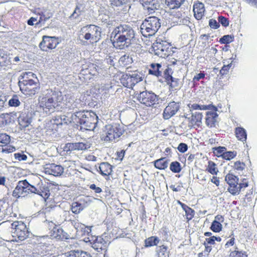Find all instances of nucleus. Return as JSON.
<instances>
[{
  "label": "nucleus",
  "instance_id": "774afa93",
  "mask_svg": "<svg viewBox=\"0 0 257 257\" xmlns=\"http://www.w3.org/2000/svg\"><path fill=\"white\" fill-rule=\"evenodd\" d=\"M177 149L179 152L181 153H184L187 151L188 149V146L186 144L182 143L179 145Z\"/></svg>",
  "mask_w": 257,
  "mask_h": 257
},
{
  "label": "nucleus",
  "instance_id": "393cba45",
  "mask_svg": "<svg viewBox=\"0 0 257 257\" xmlns=\"http://www.w3.org/2000/svg\"><path fill=\"white\" fill-rule=\"evenodd\" d=\"M190 110H207L210 109L212 110L217 111V108L216 106L213 105H199L194 103L191 104V106H189Z\"/></svg>",
  "mask_w": 257,
  "mask_h": 257
},
{
  "label": "nucleus",
  "instance_id": "a211bd4d",
  "mask_svg": "<svg viewBox=\"0 0 257 257\" xmlns=\"http://www.w3.org/2000/svg\"><path fill=\"white\" fill-rule=\"evenodd\" d=\"M194 17L197 20H201L204 14V5L201 2L195 3L193 5Z\"/></svg>",
  "mask_w": 257,
  "mask_h": 257
},
{
  "label": "nucleus",
  "instance_id": "69168bd1",
  "mask_svg": "<svg viewBox=\"0 0 257 257\" xmlns=\"http://www.w3.org/2000/svg\"><path fill=\"white\" fill-rule=\"evenodd\" d=\"M125 151L121 150L120 152H116V157L115 158L116 161H121L123 158Z\"/></svg>",
  "mask_w": 257,
  "mask_h": 257
},
{
  "label": "nucleus",
  "instance_id": "6e6d98bb",
  "mask_svg": "<svg viewBox=\"0 0 257 257\" xmlns=\"http://www.w3.org/2000/svg\"><path fill=\"white\" fill-rule=\"evenodd\" d=\"M7 101V98L5 95H0V112L4 111L6 108V102Z\"/></svg>",
  "mask_w": 257,
  "mask_h": 257
},
{
  "label": "nucleus",
  "instance_id": "2f4dec72",
  "mask_svg": "<svg viewBox=\"0 0 257 257\" xmlns=\"http://www.w3.org/2000/svg\"><path fill=\"white\" fill-rule=\"evenodd\" d=\"M235 135L236 138L242 142L246 140V133L245 130L242 127H237L235 130Z\"/></svg>",
  "mask_w": 257,
  "mask_h": 257
},
{
  "label": "nucleus",
  "instance_id": "dca6fc26",
  "mask_svg": "<svg viewBox=\"0 0 257 257\" xmlns=\"http://www.w3.org/2000/svg\"><path fill=\"white\" fill-rule=\"evenodd\" d=\"M112 139V125H105L101 136V140L105 143H110Z\"/></svg>",
  "mask_w": 257,
  "mask_h": 257
},
{
  "label": "nucleus",
  "instance_id": "49530a36",
  "mask_svg": "<svg viewBox=\"0 0 257 257\" xmlns=\"http://www.w3.org/2000/svg\"><path fill=\"white\" fill-rule=\"evenodd\" d=\"M10 61L7 55L4 53L0 54V66H5L9 65Z\"/></svg>",
  "mask_w": 257,
  "mask_h": 257
},
{
  "label": "nucleus",
  "instance_id": "72a5a7b5",
  "mask_svg": "<svg viewBox=\"0 0 257 257\" xmlns=\"http://www.w3.org/2000/svg\"><path fill=\"white\" fill-rule=\"evenodd\" d=\"M229 257H247V254L245 251H240L237 247L235 246L233 250L230 251Z\"/></svg>",
  "mask_w": 257,
  "mask_h": 257
},
{
  "label": "nucleus",
  "instance_id": "e433bc0d",
  "mask_svg": "<svg viewBox=\"0 0 257 257\" xmlns=\"http://www.w3.org/2000/svg\"><path fill=\"white\" fill-rule=\"evenodd\" d=\"M83 209V205L78 202H74L71 205V210L75 214L79 213Z\"/></svg>",
  "mask_w": 257,
  "mask_h": 257
},
{
  "label": "nucleus",
  "instance_id": "3c124183",
  "mask_svg": "<svg viewBox=\"0 0 257 257\" xmlns=\"http://www.w3.org/2000/svg\"><path fill=\"white\" fill-rule=\"evenodd\" d=\"M35 74L32 72H25L22 73L19 77V80H27L28 79H31V77H33Z\"/></svg>",
  "mask_w": 257,
  "mask_h": 257
},
{
  "label": "nucleus",
  "instance_id": "0e129e2a",
  "mask_svg": "<svg viewBox=\"0 0 257 257\" xmlns=\"http://www.w3.org/2000/svg\"><path fill=\"white\" fill-rule=\"evenodd\" d=\"M209 25L211 28L214 29L218 28L220 26L219 23H218L216 20L213 19L209 20Z\"/></svg>",
  "mask_w": 257,
  "mask_h": 257
},
{
  "label": "nucleus",
  "instance_id": "c03bdc74",
  "mask_svg": "<svg viewBox=\"0 0 257 257\" xmlns=\"http://www.w3.org/2000/svg\"><path fill=\"white\" fill-rule=\"evenodd\" d=\"M82 7V5L80 4H77L76 5V8L73 12V13L71 14L70 18H73L74 19L77 18L79 16L81 15L82 11L81 10V8Z\"/></svg>",
  "mask_w": 257,
  "mask_h": 257
},
{
  "label": "nucleus",
  "instance_id": "7c9ffc66",
  "mask_svg": "<svg viewBox=\"0 0 257 257\" xmlns=\"http://www.w3.org/2000/svg\"><path fill=\"white\" fill-rule=\"evenodd\" d=\"M156 251L158 257H169V252L168 247L164 245L157 247Z\"/></svg>",
  "mask_w": 257,
  "mask_h": 257
},
{
  "label": "nucleus",
  "instance_id": "a18cd8bd",
  "mask_svg": "<svg viewBox=\"0 0 257 257\" xmlns=\"http://www.w3.org/2000/svg\"><path fill=\"white\" fill-rule=\"evenodd\" d=\"M99 238L102 239L101 240L102 242L103 245V248L105 249L106 247L110 244L111 243V238L110 237H108L106 233H104L102 234L101 237H99Z\"/></svg>",
  "mask_w": 257,
  "mask_h": 257
},
{
  "label": "nucleus",
  "instance_id": "5701e85b",
  "mask_svg": "<svg viewBox=\"0 0 257 257\" xmlns=\"http://www.w3.org/2000/svg\"><path fill=\"white\" fill-rule=\"evenodd\" d=\"M89 29H90V33L92 37V40L93 41L96 42L99 39L100 37L101 32L100 31V28L94 25H89Z\"/></svg>",
  "mask_w": 257,
  "mask_h": 257
},
{
  "label": "nucleus",
  "instance_id": "de8ad7c7",
  "mask_svg": "<svg viewBox=\"0 0 257 257\" xmlns=\"http://www.w3.org/2000/svg\"><path fill=\"white\" fill-rule=\"evenodd\" d=\"M185 212V216L187 221L191 220L194 216L195 211L189 206L184 210Z\"/></svg>",
  "mask_w": 257,
  "mask_h": 257
},
{
  "label": "nucleus",
  "instance_id": "c9c22d12",
  "mask_svg": "<svg viewBox=\"0 0 257 257\" xmlns=\"http://www.w3.org/2000/svg\"><path fill=\"white\" fill-rule=\"evenodd\" d=\"M206 171L212 175H217L218 170L216 167V165L214 162L209 161L208 163V166Z\"/></svg>",
  "mask_w": 257,
  "mask_h": 257
},
{
  "label": "nucleus",
  "instance_id": "423d86ee",
  "mask_svg": "<svg viewBox=\"0 0 257 257\" xmlns=\"http://www.w3.org/2000/svg\"><path fill=\"white\" fill-rule=\"evenodd\" d=\"M18 85L21 91L24 94L32 96L39 91L40 87L39 81H34L33 79L27 80H19Z\"/></svg>",
  "mask_w": 257,
  "mask_h": 257
},
{
  "label": "nucleus",
  "instance_id": "c756f323",
  "mask_svg": "<svg viewBox=\"0 0 257 257\" xmlns=\"http://www.w3.org/2000/svg\"><path fill=\"white\" fill-rule=\"evenodd\" d=\"M124 132V129L122 126L118 123H115L113 125V139L118 138Z\"/></svg>",
  "mask_w": 257,
  "mask_h": 257
},
{
  "label": "nucleus",
  "instance_id": "1a4fd4ad",
  "mask_svg": "<svg viewBox=\"0 0 257 257\" xmlns=\"http://www.w3.org/2000/svg\"><path fill=\"white\" fill-rule=\"evenodd\" d=\"M138 99L141 103L147 106H153L158 103L159 97L152 92L143 91L139 94Z\"/></svg>",
  "mask_w": 257,
  "mask_h": 257
},
{
  "label": "nucleus",
  "instance_id": "37998d69",
  "mask_svg": "<svg viewBox=\"0 0 257 257\" xmlns=\"http://www.w3.org/2000/svg\"><path fill=\"white\" fill-rule=\"evenodd\" d=\"M210 228L214 232H219L221 230L222 224L215 220L212 222Z\"/></svg>",
  "mask_w": 257,
  "mask_h": 257
},
{
  "label": "nucleus",
  "instance_id": "20e7f679",
  "mask_svg": "<svg viewBox=\"0 0 257 257\" xmlns=\"http://www.w3.org/2000/svg\"><path fill=\"white\" fill-rule=\"evenodd\" d=\"M63 99L61 92L47 90L44 96L40 99V106L46 109V112L54 111L55 108L60 106V103Z\"/></svg>",
  "mask_w": 257,
  "mask_h": 257
},
{
  "label": "nucleus",
  "instance_id": "473e14b6",
  "mask_svg": "<svg viewBox=\"0 0 257 257\" xmlns=\"http://www.w3.org/2000/svg\"><path fill=\"white\" fill-rule=\"evenodd\" d=\"M133 62L132 57H130L128 55L124 54L119 59L118 62L120 65L122 66H127Z\"/></svg>",
  "mask_w": 257,
  "mask_h": 257
},
{
  "label": "nucleus",
  "instance_id": "aec40b11",
  "mask_svg": "<svg viewBox=\"0 0 257 257\" xmlns=\"http://www.w3.org/2000/svg\"><path fill=\"white\" fill-rule=\"evenodd\" d=\"M66 257H92L88 252L81 250L72 249L65 253Z\"/></svg>",
  "mask_w": 257,
  "mask_h": 257
},
{
  "label": "nucleus",
  "instance_id": "4be33fe9",
  "mask_svg": "<svg viewBox=\"0 0 257 257\" xmlns=\"http://www.w3.org/2000/svg\"><path fill=\"white\" fill-rule=\"evenodd\" d=\"M100 173L102 175L108 176L111 175L112 166L107 162L101 163L99 167Z\"/></svg>",
  "mask_w": 257,
  "mask_h": 257
},
{
  "label": "nucleus",
  "instance_id": "c85d7f7f",
  "mask_svg": "<svg viewBox=\"0 0 257 257\" xmlns=\"http://www.w3.org/2000/svg\"><path fill=\"white\" fill-rule=\"evenodd\" d=\"M168 160H165V158H162L155 161V167L160 170L165 169L168 166Z\"/></svg>",
  "mask_w": 257,
  "mask_h": 257
},
{
  "label": "nucleus",
  "instance_id": "ea45409f",
  "mask_svg": "<svg viewBox=\"0 0 257 257\" xmlns=\"http://www.w3.org/2000/svg\"><path fill=\"white\" fill-rule=\"evenodd\" d=\"M225 181L229 186L234 185L238 182V178L232 174H227L225 178Z\"/></svg>",
  "mask_w": 257,
  "mask_h": 257
},
{
  "label": "nucleus",
  "instance_id": "2eb2a0df",
  "mask_svg": "<svg viewBox=\"0 0 257 257\" xmlns=\"http://www.w3.org/2000/svg\"><path fill=\"white\" fill-rule=\"evenodd\" d=\"M114 73L113 81H115V83L118 84V85H119V83H121L123 86L125 87V83L127 81L128 75L121 72H118L115 69H113V74Z\"/></svg>",
  "mask_w": 257,
  "mask_h": 257
},
{
  "label": "nucleus",
  "instance_id": "79ce46f5",
  "mask_svg": "<svg viewBox=\"0 0 257 257\" xmlns=\"http://www.w3.org/2000/svg\"><path fill=\"white\" fill-rule=\"evenodd\" d=\"M228 190L232 195H236L238 194L241 191L240 186H239L238 182H237V183L234 184V185L229 186V188H228Z\"/></svg>",
  "mask_w": 257,
  "mask_h": 257
},
{
  "label": "nucleus",
  "instance_id": "13d9d810",
  "mask_svg": "<svg viewBox=\"0 0 257 257\" xmlns=\"http://www.w3.org/2000/svg\"><path fill=\"white\" fill-rule=\"evenodd\" d=\"M15 158L20 161H26L27 159V156L22 153H18L14 154Z\"/></svg>",
  "mask_w": 257,
  "mask_h": 257
},
{
  "label": "nucleus",
  "instance_id": "bf43d9fd",
  "mask_svg": "<svg viewBox=\"0 0 257 257\" xmlns=\"http://www.w3.org/2000/svg\"><path fill=\"white\" fill-rule=\"evenodd\" d=\"M0 118H6L3 121V124L4 125H8L11 122V118L8 113H2L0 114Z\"/></svg>",
  "mask_w": 257,
  "mask_h": 257
},
{
  "label": "nucleus",
  "instance_id": "e2e57ef3",
  "mask_svg": "<svg viewBox=\"0 0 257 257\" xmlns=\"http://www.w3.org/2000/svg\"><path fill=\"white\" fill-rule=\"evenodd\" d=\"M52 16L51 13L43 14L40 17L39 23L45 22Z\"/></svg>",
  "mask_w": 257,
  "mask_h": 257
},
{
  "label": "nucleus",
  "instance_id": "6ab92c4d",
  "mask_svg": "<svg viewBox=\"0 0 257 257\" xmlns=\"http://www.w3.org/2000/svg\"><path fill=\"white\" fill-rule=\"evenodd\" d=\"M49 174L55 176H60L64 172V168L60 165L51 164L47 168Z\"/></svg>",
  "mask_w": 257,
  "mask_h": 257
},
{
  "label": "nucleus",
  "instance_id": "5fc2aeb1",
  "mask_svg": "<svg viewBox=\"0 0 257 257\" xmlns=\"http://www.w3.org/2000/svg\"><path fill=\"white\" fill-rule=\"evenodd\" d=\"M9 104L11 106H18L20 104V102L17 95L14 96L9 101Z\"/></svg>",
  "mask_w": 257,
  "mask_h": 257
},
{
  "label": "nucleus",
  "instance_id": "58836bf2",
  "mask_svg": "<svg viewBox=\"0 0 257 257\" xmlns=\"http://www.w3.org/2000/svg\"><path fill=\"white\" fill-rule=\"evenodd\" d=\"M170 169L173 173H178L181 172L182 167L179 162L177 161H174L170 164Z\"/></svg>",
  "mask_w": 257,
  "mask_h": 257
},
{
  "label": "nucleus",
  "instance_id": "f3484780",
  "mask_svg": "<svg viewBox=\"0 0 257 257\" xmlns=\"http://www.w3.org/2000/svg\"><path fill=\"white\" fill-rule=\"evenodd\" d=\"M90 32V29H89L88 25L83 27L80 30L78 39L82 41L83 45H85V43H86L85 41H83V39L86 40H92V37Z\"/></svg>",
  "mask_w": 257,
  "mask_h": 257
},
{
  "label": "nucleus",
  "instance_id": "338daca9",
  "mask_svg": "<svg viewBox=\"0 0 257 257\" xmlns=\"http://www.w3.org/2000/svg\"><path fill=\"white\" fill-rule=\"evenodd\" d=\"M226 150V149L224 147H219L215 148L214 153L216 154L217 155H220L225 153Z\"/></svg>",
  "mask_w": 257,
  "mask_h": 257
},
{
  "label": "nucleus",
  "instance_id": "4468645a",
  "mask_svg": "<svg viewBox=\"0 0 257 257\" xmlns=\"http://www.w3.org/2000/svg\"><path fill=\"white\" fill-rule=\"evenodd\" d=\"M142 5L150 13H153L160 7L159 0H142Z\"/></svg>",
  "mask_w": 257,
  "mask_h": 257
},
{
  "label": "nucleus",
  "instance_id": "a19ab883",
  "mask_svg": "<svg viewBox=\"0 0 257 257\" xmlns=\"http://www.w3.org/2000/svg\"><path fill=\"white\" fill-rule=\"evenodd\" d=\"M102 239L100 238H97L96 241L93 244V247L97 250L98 252H100L102 250L106 251V248H103V245L102 242L101 241Z\"/></svg>",
  "mask_w": 257,
  "mask_h": 257
},
{
  "label": "nucleus",
  "instance_id": "9b49d317",
  "mask_svg": "<svg viewBox=\"0 0 257 257\" xmlns=\"http://www.w3.org/2000/svg\"><path fill=\"white\" fill-rule=\"evenodd\" d=\"M180 108L179 103L174 101L170 102L166 107L163 112V117L165 119H168L175 115Z\"/></svg>",
  "mask_w": 257,
  "mask_h": 257
},
{
  "label": "nucleus",
  "instance_id": "603ef678",
  "mask_svg": "<svg viewBox=\"0 0 257 257\" xmlns=\"http://www.w3.org/2000/svg\"><path fill=\"white\" fill-rule=\"evenodd\" d=\"M130 75L133 79V83H135V85L143 80L142 75L140 73L135 72Z\"/></svg>",
  "mask_w": 257,
  "mask_h": 257
},
{
  "label": "nucleus",
  "instance_id": "ddd939ff",
  "mask_svg": "<svg viewBox=\"0 0 257 257\" xmlns=\"http://www.w3.org/2000/svg\"><path fill=\"white\" fill-rule=\"evenodd\" d=\"M88 145L82 142L75 143H67L64 147V151L71 152L72 151H83L87 149Z\"/></svg>",
  "mask_w": 257,
  "mask_h": 257
},
{
  "label": "nucleus",
  "instance_id": "0eeeda50",
  "mask_svg": "<svg viewBox=\"0 0 257 257\" xmlns=\"http://www.w3.org/2000/svg\"><path fill=\"white\" fill-rule=\"evenodd\" d=\"M170 45L166 41L158 39L152 46V51L160 57L165 58L170 55Z\"/></svg>",
  "mask_w": 257,
  "mask_h": 257
},
{
  "label": "nucleus",
  "instance_id": "bb28decb",
  "mask_svg": "<svg viewBox=\"0 0 257 257\" xmlns=\"http://www.w3.org/2000/svg\"><path fill=\"white\" fill-rule=\"evenodd\" d=\"M167 83L172 89L177 90L180 87L181 84L179 79L173 77L172 76H167Z\"/></svg>",
  "mask_w": 257,
  "mask_h": 257
},
{
  "label": "nucleus",
  "instance_id": "a878e982",
  "mask_svg": "<svg viewBox=\"0 0 257 257\" xmlns=\"http://www.w3.org/2000/svg\"><path fill=\"white\" fill-rule=\"evenodd\" d=\"M151 68L149 70V73L156 76H161L162 74V66L159 63H152L150 65Z\"/></svg>",
  "mask_w": 257,
  "mask_h": 257
},
{
  "label": "nucleus",
  "instance_id": "f704fd0d",
  "mask_svg": "<svg viewBox=\"0 0 257 257\" xmlns=\"http://www.w3.org/2000/svg\"><path fill=\"white\" fill-rule=\"evenodd\" d=\"M160 241V239L157 236H151L145 240V246L146 247H150L154 245H157Z\"/></svg>",
  "mask_w": 257,
  "mask_h": 257
},
{
  "label": "nucleus",
  "instance_id": "680f3d73",
  "mask_svg": "<svg viewBox=\"0 0 257 257\" xmlns=\"http://www.w3.org/2000/svg\"><path fill=\"white\" fill-rule=\"evenodd\" d=\"M218 20L219 24L220 23L224 27H227L229 25L228 20L223 16L218 17Z\"/></svg>",
  "mask_w": 257,
  "mask_h": 257
},
{
  "label": "nucleus",
  "instance_id": "cd10ccee",
  "mask_svg": "<svg viewBox=\"0 0 257 257\" xmlns=\"http://www.w3.org/2000/svg\"><path fill=\"white\" fill-rule=\"evenodd\" d=\"M185 0H165V3L170 9H178Z\"/></svg>",
  "mask_w": 257,
  "mask_h": 257
},
{
  "label": "nucleus",
  "instance_id": "4d7b16f0",
  "mask_svg": "<svg viewBox=\"0 0 257 257\" xmlns=\"http://www.w3.org/2000/svg\"><path fill=\"white\" fill-rule=\"evenodd\" d=\"M221 240V238L220 237L212 236L209 238H206V241L205 242H207L208 244H214L215 241L220 242Z\"/></svg>",
  "mask_w": 257,
  "mask_h": 257
},
{
  "label": "nucleus",
  "instance_id": "39448f33",
  "mask_svg": "<svg viewBox=\"0 0 257 257\" xmlns=\"http://www.w3.org/2000/svg\"><path fill=\"white\" fill-rule=\"evenodd\" d=\"M160 20L156 17L146 18L141 26L140 31L145 37L154 35L161 27Z\"/></svg>",
  "mask_w": 257,
  "mask_h": 257
},
{
  "label": "nucleus",
  "instance_id": "f8f14e48",
  "mask_svg": "<svg viewBox=\"0 0 257 257\" xmlns=\"http://www.w3.org/2000/svg\"><path fill=\"white\" fill-rule=\"evenodd\" d=\"M207 111L205 118V123L209 127H216L218 125V114L216 111Z\"/></svg>",
  "mask_w": 257,
  "mask_h": 257
},
{
  "label": "nucleus",
  "instance_id": "412c9836",
  "mask_svg": "<svg viewBox=\"0 0 257 257\" xmlns=\"http://www.w3.org/2000/svg\"><path fill=\"white\" fill-rule=\"evenodd\" d=\"M18 122L22 130L29 126L32 122V117L26 114H22L18 117Z\"/></svg>",
  "mask_w": 257,
  "mask_h": 257
},
{
  "label": "nucleus",
  "instance_id": "864d4df0",
  "mask_svg": "<svg viewBox=\"0 0 257 257\" xmlns=\"http://www.w3.org/2000/svg\"><path fill=\"white\" fill-rule=\"evenodd\" d=\"M10 142V137L6 134H0V143L7 145Z\"/></svg>",
  "mask_w": 257,
  "mask_h": 257
},
{
  "label": "nucleus",
  "instance_id": "f257e3e1",
  "mask_svg": "<svg viewBox=\"0 0 257 257\" xmlns=\"http://www.w3.org/2000/svg\"><path fill=\"white\" fill-rule=\"evenodd\" d=\"M77 105V102H74L69 108L73 112V122L79 123L81 125V129L94 131L98 122V116L92 111L79 110Z\"/></svg>",
  "mask_w": 257,
  "mask_h": 257
},
{
  "label": "nucleus",
  "instance_id": "6e6552de",
  "mask_svg": "<svg viewBox=\"0 0 257 257\" xmlns=\"http://www.w3.org/2000/svg\"><path fill=\"white\" fill-rule=\"evenodd\" d=\"M11 225L13 236L17 237L19 240H24L30 235V231L23 222L14 221Z\"/></svg>",
  "mask_w": 257,
  "mask_h": 257
},
{
  "label": "nucleus",
  "instance_id": "f03ea898",
  "mask_svg": "<svg viewBox=\"0 0 257 257\" xmlns=\"http://www.w3.org/2000/svg\"><path fill=\"white\" fill-rule=\"evenodd\" d=\"M28 194H37L46 199L49 197L50 193L49 187L46 185L38 184L35 186L30 184L26 179L19 181L13 192V196L19 198Z\"/></svg>",
  "mask_w": 257,
  "mask_h": 257
},
{
  "label": "nucleus",
  "instance_id": "9d476101",
  "mask_svg": "<svg viewBox=\"0 0 257 257\" xmlns=\"http://www.w3.org/2000/svg\"><path fill=\"white\" fill-rule=\"evenodd\" d=\"M59 43L58 37L44 36L42 42L39 44V47L42 50L47 51L48 49L55 48Z\"/></svg>",
  "mask_w": 257,
  "mask_h": 257
},
{
  "label": "nucleus",
  "instance_id": "09e8293b",
  "mask_svg": "<svg viewBox=\"0 0 257 257\" xmlns=\"http://www.w3.org/2000/svg\"><path fill=\"white\" fill-rule=\"evenodd\" d=\"M236 152H225V153L221 154L222 158L227 160H230L236 156Z\"/></svg>",
  "mask_w": 257,
  "mask_h": 257
},
{
  "label": "nucleus",
  "instance_id": "7ed1b4c3",
  "mask_svg": "<svg viewBox=\"0 0 257 257\" xmlns=\"http://www.w3.org/2000/svg\"><path fill=\"white\" fill-rule=\"evenodd\" d=\"M113 47L123 49L131 43V39L135 37L133 29L125 24H113Z\"/></svg>",
  "mask_w": 257,
  "mask_h": 257
},
{
  "label": "nucleus",
  "instance_id": "4c0bfd02",
  "mask_svg": "<svg viewBox=\"0 0 257 257\" xmlns=\"http://www.w3.org/2000/svg\"><path fill=\"white\" fill-rule=\"evenodd\" d=\"M72 114L70 117H68V116L63 115L58 116L56 118V120L59 121L60 119V122H59V124H62L63 123L68 124L71 123L72 122H73V120L72 119V113L73 112L71 111Z\"/></svg>",
  "mask_w": 257,
  "mask_h": 257
},
{
  "label": "nucleus",
  "instance_id": "8fccbe9b",
  "mask_svg": "<svg viewBox=\"0 0 257 257\" xmlns=\"http://www.w3.org/2000/svg\"><path fill=\"white\" fill-rule=\"evenodd\" d=\"M234 40V37L231 35H224L220 39L219 42L221 44H228L232 42Z\"/></svg>",
  "mask_w": 257,
  "mask_h": 257
},
{
  "label": "nucleus",
  "instance_id": "052dcab7",
  "mask_svg": "<svg viewBox=\"0 0 257 257\" xmlns=\"http://www.w3.org/2000/svg\"><path fill=\"white\" fill-rule=\"evenodd\" d=\"M244 167L245 164L240 161H237L234 163V168L238 171L243 170L244 169Z\"/></svg>",
  "mask_w": 257,
  "mask_h": 257
},
{
  "label": "nucleus",
  "instance_id": "b1692460",
  "mask_svg": "<svg viewBox=\"0 0 257 257\" xmlns=\"http://www.w3.org/2000/svg\"><path fill=\"white\" fill-rule=\"evenodd\" d=\"M191 123L192 125L200 126L202 123V114L200 112H194L191 113Z\"/></svg>",
  "mask_w": 257,
  "mask_h": 257
}]
</instances>
